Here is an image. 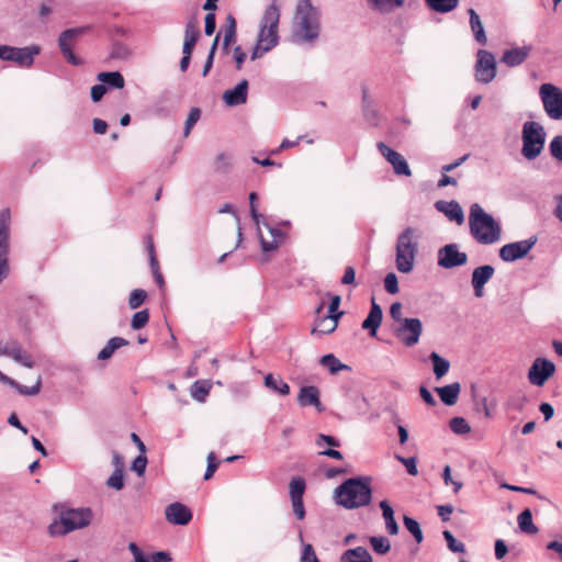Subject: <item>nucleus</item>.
<instances>
[{
	"mask_svg": "<svg viewBox=\"0 0 562 562\" xmlns=\"http://www.w3.org/2000/svg\"><path fill=\"white\" fill-rule=\"evenodd\" d=\"M429 359L432 362V371L437 380L441 379L448 373L450 369V362L447 359L435 351L429 355Z\"/></svg>",
	"mask_w": 562,
	"mask_h": 562,
	"instance_id": "obj_32",
	"label": "nucleus"
},
{
	"mask_svg": "<svg viewBox=\"0 0 562 562\" xmlns=\"http://www.w3.org/2000/svg\"><path fill=\"white\" fill-rule=\"evenodd\" d=\"M372 550L380 555L386 554L391 549L390 540L384 536H373L369 539Z\"/></svg>",
	"mask_w": 562,
	"mask_h": 562,
	"instance_id": "obj_40",
	"label": "nucleus"
},
{
	"mask_svg": "<svg viewBox=\"0 0 562 562\" xmlns=\"http://www.w3.org/2000/svg\"><path fill=\"white\" fill-rule=\"evenodd\" d=\"M146 465H147V458L145 456V453H140L139 456H137L133 463H132V470L138 475V476H142L144 475L145 471H146Z\"/></svg>",
	"mask_w": 562,
	"mask_h": 562,
	"instance_id": "obj_57",
	"label": "nucleus"
},
{
	"mask_svg": "<svg viewBox=\"0 0 562 562\" xmlns=\"http://www.w3.org/2000/svg\"><path fill=\"white\" fill-rule=\"evenodd\" d=\"M468 262V255L459 250V245L448 244L438 250V266L445 269L461 267Z\"/></svg>",
	"mask_w": 562,
	"mask_h": 562,
	"instance_id": "obj_13",
	"label": "nucleus"
},
{
	"mask_svg": "<svg viewBox=\"0 0 562 562\" xmlns=\"http://www.w3.org/2000/svg\"><path fill=\"white\" fill-rule=\"evenodd\" d=\"M57 518L47 528L50 537H63L75 530L88 527L93 519V512L90 507L70 508L64 504L54 506Z\"/></svg>",
	"mask_w": 562,
	"mask_h": 562,
	"instance_id": "obj_1",
	"label": "nucleus"
},
{
	"mask_svg": "<svg viewBox=\"0 0 562 562\" xmlns=\"http://www.w3.org/2000/svg\"><path fill=\"white\" fill-rule=\"evenodd\" d=\"M374 10L383 13L391 12L394 8L404 5V0H367Z\"/></svg>",
	"mask_w": 562,
	"mask_h": 562,
	"instance_id": "obj_38",
	"label": "nucleus"
},
{
	"mask_svg": "<svg viewBox=\"0 0 562 562\" xmlns=\"http://www.w3.org/2000/svg\"><path fill=\"white\" fill-rule=\"evenodd\" d=\"M22 351V347L18 340H9L0 342V355L7 356L15 360V357Z\"/></svg>",
	"mask_w": 562,
	"mask_h": 562,
	"instance_id": "obj_42",
	"label": "nucleus"
},
{
	"mask_svg": "<svg viewBox=\"0 0 562 562\" xmlns=\"http://www.w3.org/2000/svg\"><path fill=\"white\" fill-rule=\"evenodd\" d=\"M362 112L370 124H378V111L373 108V102L369 97V91L366 86L362 87Z\"/></svg>",
	"mask_w": 562,
	"mask_h": 562,
	"instance_id": "obj_30",
	"label": "nucleus"
},
{
	"mask_svg": "<svg viewBox=\"0 0 562 562\" xmlns=\"http://www.w3.org/2000/svg\"><path fill=\"white\" fill-rule=\"evenodd\" d=\"M249 83L246 79H243L233 89H228L223 93V101L227 106H237L245 104L248 97Z\"/></svg>",
	"mask_w": 562,
	"mask_h": 562,
	"instance_id": "obj_19",
	"label": "nucleus"
},
{
	"mask_svg": "<svg viewBox=\"0 0 562 562\" xmlns=\"http://www.w3.org/2000/svg\"><path fill=\"white\" fill-rule=\"evenodd\" d=\"M353 403L357 409L358 415H363L368 412L369 402L364 395L359 394L353 398Z\"/></svg>",
	"mask_w": 562,
	"mask_h": 562,
	"instance_id": "obj_61",
	"label": "nucleus"
},
{
	"mask_svg": "<svg viewBox=\"0 0 562 562\" xmlns=\"http://www.w3.org/2000/svg\"><path fill=\"white\" fill-rule=\"evenodd\" d=\"M301 562H319L312 544H305L303 548Z\"/></svg>",
	"mask_w": 562,
	"mask_h": 562,
	"instance_id": "obj_62",
	"label": "nucleus"
},
{
	"mask_svg": "<svg viewBox=\"0 0 562 562\" xmlns=\"http://www.w3.org/2000/svg\"><path fill=\"white\" fill-rule=\"evenodd\" d=\"M498 256L504 262H514L527 256V239L502 246Z\"/></svg>",
	"mask_w": 562,
	"mask_h": 562,
	"instance_id": "obj_18",
	"label": "nucleus"
},
{
	"mask_svg": "<svg viewBox=\"0 0 562 562\" xmlns=\"http://www.w3.org/2000/svg\"><path fill=\"white\" fill-rule=\"evenodd\" d=\"M442 536L450 551L454 553H463L465 551L464 544L462 542L457 541L454 536L449 530H445L442 532Z\"/></svg>",
	"mask_w": 562,
	"mask_h": 562,
	"instance_id": "obj_50",
	"label": "nucleus"
},
{
	"mask_svg": "<svg viewBox=\"0 0 562 562\" xmlns=\"http://www.w3.org/2000/svg\"><path fill=\"white\" fill-rule=\"evenodd\" d=\"M218 40H220V34H217L214 38V42L210 48V52H209V55H207V58L204 63V66H203V70H202V76L203 77H206L213 66V61H214V56H215V53H216V48H217V44H218Z\"/></svg>",
	"mask_w": 562,
	"mask_h": 562,
	"instance_id": "obj_53",
	"label": "nucleus"
},
{
	"mask_svg": "<svg viewBox=\"0 0 562 562\" xmlns=\"http://www.w3.org/2000/svg\"><path fill=\"white\" fill-rule=\"evenodd\" d=\"M555 372L554 363L547 358H537L529 367V383L542 386Z\"/></svg>",
	"mask_w": 562,
	"mask_h": 562,
	"instance_id": "obj_14",
	"label": "nucleus"
},
{
	"mask_svg": "<svg viewBox=\"0 0 562 562\" xmlns=\"http://www.w3.org/2000/svg\"><path fill=\"white\" fill-rule=\"evenodd\" d=\"M147 293L145 290L135 289L131 292L128 297V306L132 310L138 308L146 300Z\"/></svg>",
	"mask_w": 562,
	"mask_h": 562,
	"instance_id": "obj_49",
	"label": "nucleus"
},
{
	"mask_svg": "<svg viewBox=\"0 0 562 562\" xmlns=\"http://www.w3.org/2000/svg\"><path fill=\"white\" fill-rule=\"evenodd\" d=\"M215 29H216V19H215V14L210 12L205 15V19H204V32H205V35L207 36H211L214 34L215 32Z\"/></svg>",
	"mask_w": 562,
	"mask_h": 562,
	"instance_id": "obj_60",
	"label": "nucleus"
},
{
	"mask_svg": "<svg viewBox=\"0 0 562 562\" xmlns=\"http://www.w3.org/2000/svg\"><path fill=\"white\" fill-rule=\"evenodd\" d=\"M41 52L40 46L31 45L25 47H13L0 45V59L14 61L20 67L30 68L34 63V57Z\"/></svg>",
	"mask_w": 562,
	"mask_h": 562,
	"instance_id": "obj_10",
	"label": "nucleus"
},
{
	"mask_svg": "<svg viewBox=\"0 0 562 562\" xmlns=\"http://www.w3.org/2000/svg\"><path fill=\"white\" fill-rule=\"evenodd\" d=\"M105 484L110 488L121 491L124 487V472H122V470H114Z\"/></svg>",
	"mask_w": 562,
	"mask_h": 562,
	"instance_id": "obj_48",
	"label": "nucleus"
},
{
	"mask_svg": "<svg viewBox=\"0 0 562 562\" xmlns=\"http://www.w3.org/2000/svg\"><path fill=\"white\" fill-rule=\"evenodd\" d=\"M435 207L437 211L443 213L450 221H454L459 225L464 221L463 210L457 201L439 200L435 203Z\"/></svg>",
	"mask_w": 562,
	"mask_h": 562,
	"instance_id": "obj_22",
	"label": "nucleus"
},
{
	"mask_svg": "<svg viewBox=\"0 0 562 562\" xmlns=\"http://www.w3.org/2000/svg\"><path fill=\"white\" fill-rule=\"evenodd\" d=\"M341 562H373L372 557L364 547L346 550L340 558Z\"/></svg>",
	"mask_w": 562,
	"mask_h": 562,
	"instance_id": "obj_28",
	"label": "nucleus"
},
{
	"mask_svg": "<svg viewBox=\"0 0 562 562\" xmlns=\"http://www.w3.org/2000/svg\"><path fill=\"white\" fill-rule=\"evenodd\" d=\"M321 13L311 0H297L293 37L300 43H313L319 37Z\"/></svg>",
	"mask_w": 562,
	"mask_h": 562,
	"instance_id": "obj_3",
	"label": "nucleus"
},
{
	"mask_svg": "<svg viewBox=\"0 0 562 562\" xmlns=\"http://www.w3.org/2000/svg\"><path fill=\"white\" fill-rule=\"evenodd\" d=\"M257 199H258V195L256 192H251L249 194L250 216L254 220L255 224L257 226H259L260 218L262 217V215L257 210V205H256Z\"/></svg>",
	"mask_w": 562,
	"mask_h": 562,
	"instance_id": "obj_58",
	"label": "nucleus"
},
{
	"mask_svg": "<svg viewBox=\"0 0 562 562\" xmlns=\"http://www.w3.org/2000/svg\"><path fill=\"white\" fill-rule=\"evenodd\" d=\"M504 143L510 155L516 156L519 145V135L516 128H508L504 138Z\"/></svg>",
	"mask_w": 562,
	"mask_h": 562,
	"instance_id": "obj_43",
	"label": "nucleus"
},
{
	"mask_svg": "<svg viewBox=\"0 0 562 562\" xmlns=\"http://www.w3.org/2000/svg\"><path fill=\"white\" fill-rule=\"evenodd\" d=\"M469 16H470V27L473 33L474 40L480 45H486L487 37L485 34V30L483 27L482 21L480 19V15L476 13V11L472 8L468 10Z\"/></svg>",
	"mask_w": 562,
	"mask_h": 562,
	"instance_id": "obj_24",
	"label": "nucleus"
},
{
	"mask_svg": "<svg viewBox=\"0 0 562 562\" xmlns=\"http://www.w3.org/2000/svg\"><path fill=\"white\" fill-rule=\"evenodd\" d=\"M336 504L346 509L368 506L372 499L371 477L356 476L347 479L334 491Z\"/></svg>",
	"mask_w": 562,
	"mask_h": 562,
	"instance_id": "obj_2",
	"label": "nucleus"
},
{
	"mask_svg": "<svg viewBox=\"0 0 562 562\" xmlns=\"http://www.w3.org/2000/svg\"><path fill=\"white\" fill-rule=\"evenodd\" d=\"M405 528L412 533L417 543L423 542L424 535L418 521L407 515L403 517Z\"/></svg>",
	"mask_w": 562,
	"mask_h": 562,
	"instance_id": "obj_41",
	"label": "nucleus"
},
{
	"mask_svg": "<svg viewBox=\"0 0 562 562\" xmlns=\"http://www.w3.org/2000/svg\"><path fill=\"white\" fill-rule=\"evenodd\" d=\"M265 385L281 394V395H288L290 393V386L286 382H284L282 379H277L273 376V374L269 373L265 376Z\"/></svg>",
	"mask_w": 562,
	"mask_h": 562,
	"instance_id": "obj_36",
	"label": "nucleus"
},
{
	"mask_svg": "<svg viewBox=\"0 0 562 562\" xmlns=\"http://www.w3.org/2000/svg\"><path fill=\"white\" fill-rule=\"evenodd\" d=\"M265 225L269 229L272 240L271 241L266 240L261 234L259 235V238H260V246H261L262 251L268 252V251L276 250L279 247V245L281 244V241L284 238V234L280 228L272 227L269 224H265Z\"/></svg>",
	"mask_w": 562,
	"mask_h": 562,
	"instance_id": "obj_27",
	"label": "nucleus"
},
{
	"mask_svg": "<svg viewBox=\"0 0 562 562\" xmlns=\"http://www.w3.org/2000/svg\"><path fill=\"white\" fill-rule=\"evenodd\" d=\"M130 342L127 339L122 337H113L111 338L106 345L100 350L98 353L99 360H108L112 357V355L121 347L127 346Z\"/></svg>",
	"mask_w": 562,
	"mask_h": 562,
	"instance_id": "obj_31",
	"label": "nucleus"
},
{
	"mask_svg": "<svg viewBox=\"0 0 562 562\" xmlns=\"http://www.w3.org/2000/svg\"><path fill=\"white\" fill-rule=\"evenodd\" d=\"M382 510V517L385 521V529L389 535L395 536L398 533L400 527L394 518V510L387 501H381L379 504Z\"/></svg>",
	"mask_w": 562,
	"mask_h": 562,
	"instance_id": "obj_25",
	"label": "nucleus"
},
{
	"mask_svg": "<svg viewBox=\"0 0 562 562\" xmlns=\"http://www.w3.org/2000/svg\"><path fill=\"white\" fill-rule=\"evenodd\" d=\"M335 329L336 323L330 322L329 317L325 315L317 317V319L315 321V326L312 329V334H331Z\"/></svg>",
	"mask_w": 562,
	"mask_h": 562,
	"instance_id": "obj_37",
	"label": "nucleus"
},
{
	"mask_svg": "<svg viewBox=\"0 0 562 562\" xmlns=\"http://www.w3.org/2000/svg\"><path fill=\"white\" fill-rule=\"evenodd\" d=\"M306 488V482L302 476L292 477L290 481V498L303 499V495Z\"/></svg>",
	"mask_w": 562,
	"mask_h": 562,
	"instance_id": "obj_39",
	"label": "nucleus"
},
{
	"mask_svg": "<svg viewBox=\"0 0 562 562\" xmlns=\"http://www.w3.org/2000/svg\"><path fill=\"white\" fill-rule=\"evenodd\" d=\"M97 79L106 86L108 89H123L125 80L120 71H103L99 72Z\"/></svg>",
	"mask_w": 562,
	"mask_h": 562,
	"instance_id": "obj_26",
	"label": "nucleus"
},
{
	"mask_svg": "<svg viewBox=\"0 0 562 562\" xmlns=\"http://www.w3.org/2000/svg\"><path fill=\"white\" fill-rule=\"evenodd\" d=\"M319 363L327 368L331 374H336L341 370L350 371L351 368L345 363H342L335 355L328 353L321 358Z\"/></svg>",
	"mask_w": 562,
	"mask_h": 562,
	"instance_id": "obj_33",
	"label": "nucleus"
},
{
	"mask_svg": "<svg viewBox=\"0 0 562 562\" xmlns=\"http://www.w3.org/2000/svg\"><path fill=\"white\" fill-rule=\"evenodd\" d=\"M218 467V462L216 461V456L212 451L207 454V467L206 471L204 473V480H209L213 476L214 472L216 471Z\"/></svg>",
	"mask_w": 562,
	"mask_h": 562,
	"instance_id": "obj_59",
	"label": "nucleus"
},
{
	"mask_svg": "<svg viewBox=\"0 0 562 562\" xmlns=\"http://www.w3.org/2000/svg\"><path fill=\"white\" fill-rule=\"evenodd\" d=\"M106 86L101 83L94 85L91 88V100L93 102H99L103 95L106 93Z\"/></svg>",
	"mask_w": 562,
	"mask_h": 562,
	"instance_id": "obj_63",
	"label": "nucleus"
},
{
	"mask_svg": "<svg viewBox=\"0 0 562 562\" xmlns=\"http://www.w3.org/2000/svg\"><path fill=\"white\" fill-rule=\"evenodd\" d=\"M395 459L405 465L408 474L414 475V476L417 475V473H418L417 460L415 457L405 458L403 456L395 454Z\"/></svg>",
	"mask_w": 562,
	"mask_h": 562,
	"instance_id": "obj_55",
	"label": "nucleus"
},
{
	"mask_svg": "<svg viewBox=\"0 0 562 562\" xmlns=\"http://www.w3.org/2000/svg\"><path fill=\"white\" fill-rule=\"evenodd\" d=\"M10 220L11 214L8 209L0 211V284L9 277V249H10Z\"/></svg>",
	"mask_w": 562,
	"mask_h": 562,
	"instance_id": "obj_9",
	"label": "nucleus"
},
{
	"mask_svg": "<svg viewBox=\"0 0 562 562\" xmlns=\"http://www.w3.org/2000/svg\"><path fill=\"white\" fill-rule=\"evenodd\" d=\"M199 36L200 32L198 30V20L194 16H192L186 24L184 40H189L191 37L196 42Z\"/></svg>",
	"mask_w": 562,
	"mask_h": 562,
	"instance_id": "obj_54",
	"label": "nucleus"
},
{
	"mask_svg": "<svg viewBox=\"0 0 562 562\" xmlns=\"http://www.w3.org/2000/svg\"><path fill=\"white\" fill-rule=\"evenodd\" d=\"M201 116V110L199 108H192L189 112V115L184 123V130H183V136L188 137L191 133V130L195 125V123L199 121Z\"/></svg>",
	"mask_w": 562,
	"mask_h": 562,
	"instance_id": "obj_51",
	"label": "nucleus"
},
{
	"mask_svg": "<svg viewBox=\"0 0 562 562\" xmlns=\"http://www.w3.org/2000/svg\"><path fill=\"white\" fill-rule=\"evenodd\" d=\"M519 554L521 549H518L516 546L508 547L504 540L497 539L495 541V557L497 560L503 559L507 553Z\"/></svg>",
	"mask_w": 562,
	"mask_h": 562,
	"instance_id": "obj_44",
	"label": "nucleus"
},
{
	"mask_svg": "<svg viewBox=\"0 0 562 562\" xmlns=\"http://www.w3.org/2000/svg\"><path fill=\"white\" fill-rule=\"evenodd\" d=\"M376 147L383 158L392 166L395 175L405 177L412 176V171L406 159L400 153L392 149L383 142H379Z\"/></svg>",
	"mask_w": 562,
	"mask_h": 562,
	"instance_id": "obj_15",
	"label": "nucleus"
},
{
	"mask_svg": "<svg viewBox=\"0 0 562 562\" xmlns=\"http://www.w3.org/2000/svg\"><path fill=\"white\" fill-rule=\"evenodd\" d=\"M435 391L445 405L452 406L458 402L461 385L459 382H453L445 386L436 387Z\"/></svg>",
	"mask_w": 562,
	"mask_h": 562,
	"instance_id": "obj_23",
	"label": "nucleus"
},
{
	"mask_svg": "<svg viewBox=\"0 0 562 562\" xmlns=\"http://www.w3.org/2000/svg\"><path fill=\"white\" fill-rule=\"evenodd\" d=\"M469 227L472 237L481 245H493L502 238L501 224L479 203L470 207Z\"/></svg>",
	"mask_w": 562,
	"mask_h": 562,
	"instance_id": "obj_4",
	"label": "nucleus"
},
{
	"mask_svg": "<svg viewBox=\"0 0 562 562\" xmlns=\"http://www.w3.org/2000/svg\"><path fill=\"white\" fill-rule=\"evenodd\" d=\"M552 158L562 164V135L554 136L549 144Z\"/></svg>",
	"mask_w": 562,
	"mask_h": 562,
	"instance_id": "obj_52",
	"label": "nucleus"
},
{
	"mask_svg": "<svg viewBox=\"0 0 562 562\" xmlns=\"http://www.w3.org/2000/svg\"><path fill=\"white\" fill-rule=\"evenodd\" d=\"M475 79L482 83H490L496 76L495 56L486 50L479 49L476 53V61L474 65Z\"/></svg>",
	"mask_w": 562,
	"mask_h": 562,
	"instance_id": "obj_11",
	"label": "nucleus"
},
{
	"mask_svg": "<svg viewBox=\"0 0 562 562\" xmlns=\"http://www.w3.org/2000/svg\"><path fill=\"white\" fill-rule=\"evenodd\" d=\"M297 403L302 407L313 406L317 412H324L325 407L319 400V391L314 385H305L300 389Z\"/></svg>",
	"mask_w": 562,
	"mask_h": 562,
	"instance_id": "obj_20",
	"label": "nucleus"
},
{
	"mask_svg": "<svg viewBox=\"0 0 562 562\" xmlns=\"http://www.w3.org/2000/svg\"><path fill=\"white\" fill-rule=\"evenodd\" d=\"M449 427L456 435H465L471 430L469 423L463 417L451 418L449 422Z\"/></svg>",
	"mask_w": 562,
	"mask_h": 562,
	"instance_id": "obj_45",
	"label": "nucleus"
},
{
	"mask_svg": "<svg viewBox=\"0 0 562 562\" xmlns=\"http://www.w3.org/2000/svg\"><path fill=\"white\" fill-rule=\"evenodd\" d=\"M211 387L212 385L209 381H195L190 389L191 396L195 401L203 403L205 402V398L209 395Z\"/></svg>",
	"mask_w": 562,
	"mask_h": 562,
	"instance_id": "obj_34",
	"label": "nucleus"
},
{
	"mask_svg": "<svg viewBox=\"0 0 562 562\" xmlns=\"http://www.w3.org/2000/svg\"><path fill=\"white\" fill-rule=\"evenodd\" d=\"M428 8L438 13H448L454 10L459 0H425Z\"/></svg>",
	"mask_w": 562,
	"mask_h": 562,
	"instance_id": "obj_35",
	"label": "nucleus"
},
{
	"mask_svg": "<svg viewBox=\"0 0 562 562\" xmlns=\"http://www.w3.org/2000/svg\"><path fill=\"white\" fill-rule=\"evenodd\" d=\"M385 291L390 294H396L398 292V281L395 273L390 272L384 278Z\"/></svg>",
	"mask_w": 562,
	"mask_h": 562,
	"instance_id": "obj_56",
	"label": "nucleus"
},
{
	"mask_svg": "<svg viewBox=\"0 0 562 562\" xmlns=\"http://www.w3.org/2000/svg\"><path fill=\"white\" fill-rule=\"evenodd\" d=\"M280 7L272 1L265 10L260 22L257 42L270 45L273 48L279 43Z\"/></svg>",
	"mask_w": 562,
	"mask_h": 562,
	"instance_id": "obj_6",
	"label": "nucleus"
},
{
	"mask_svg": "<svg viewBox=\"0 0 562 562\" xmlns=\"http://www.w3.org/2000/svg\"><path fill=\"white\" fill-rule=\"evenodd\" d=\"M128 550L133 554L135 562H148V559L135 542H130Z\"/></svg>",
	"mask_w": 562,
	"mask_h": 562,
	"instance_id": "obj_64",
	"label": "nucleus"
},
{
	"mask_svg": "<svg viewBox=\"0 0 562 562\" xmlns=\"http://www.w3.org/2000/svg\"><path fill=\"white\" fill-rule=\"evenodd\" d=\"M531 131V142L532 143H546V131L543 126L537 122L529 121V132Z\"/></svg>",
	"mask_w": 562,
	"mask_h": 562,
	"instance_id": "obj_46",
	"label": "nucleus"
},
{
	"mask_svg": "<svg viewBox=\"0 0 562 562\" xmlns=\"http://www.w3.org/2000/svg\"><path fill=\"white\" fill-rule=\"evenodd\" d=\"M89 30L90 26H79L67 29L59 34L58 47L68 64L72 66L83 65V59L72 52V47L76 45L77 40Z\"/></svg>",
	"mask_w": 562,
	"mask_h": 562,
	"instance_id": "obj_8",
	"label": "nucleus"
},
{
	"mask_svg": "<svg viewBox=\"0 0 562 562\" xmlns=\"http://www.w3.org/2000/svg\"><path fill=\"white\" fill-rule=\"evenodd\" d=\"M527 58V48H512L504 52L501 63H504L505 65L509 67H515L525 61Z\"/></svg>",
	"mask_w": 562,
	"mask_h": 562,
	"instance_id": "obj_29",
	"label": "nucleus"
},
{
	"mask_svg": "<svg viewBox=\"0 0 562 562\" xmlns=\"http://www.w3.org/2000/svg\"><path fill=\"white\" fill-rule=\"evenodd\" d=\"M382 318H383L382 308L376 303L375 299L372 297L370 312H369L368 316L366 317V319L362 322L361 327L363 329L369 330V335L371 337H375L376 331L382 323Z\"/></svg>",
	"mask_w": 562,
	"mask_h": 562,
	"instance_id": "obj_21",
	"label": "nucleus"
},
{
	"mask_svg": "<svg viewBox=\"0 0 562 562\" xmlns=\"http://www.w3.org/2000/svg\"><path fill=\"white\" fill-rule=\"evenodd\" d=\"M495 269L491 265L476 267L471 277V285L476 297L484 295V286L494 276Z\"/></svg>",
	"mask_w": 562,
	"mask_h": 562,
	"instance_id": "obj_16",
	"label": "nucleus"
},
{
	"mask_svg": "<svg viewBox=\"0 0 562 562\" xmlns=\"http://www.w3.org/2000/svg\"><path fill=\"white\" fill-rule=\"evenodd\" d=\"M149 322V312L148 310H142L136 312L131 321V327L134 330H138L147 325Z\"/></svg>",
	"mask_w": 562,
	"mask_h": 562,
	"instance_id": "obj_47",
	"label": "nucleus"
},
{
	"mask_svg": "<svg viewBox=\"0 0 562 562\" xmlns=\"http://www.w3.org/2000/svg\"><path fill=\"white\" fill-rule=\"evenodd\" d=\"M422 331L423 324L419 318H404L394 329L396 337L406 347L415 346L419 341Z\"/></svg>",
	"mask_w": 562,
	"mask_h": 562,
	"instance_id": "obj_12",
	"label": "nucleus"
},
{
	"mask_svg": "<svg viewBox=\"0 0 562 562\" xmlns=\"http://www.w3.org/2000/svg\"><path fill=\"white\" fill-rule=\"evenodd\" d=\"M415 229L406 227L397 237L396 241V269L400 272L408 273L414 268L415 256L418 245L414 240Z\"/></svg>",
	"mask_w": 562,
	"mask_h": 562,
	"instance_id": "obj_5",
	"label": "nucleus"
},
{
	"mask_svg": "<svg viewBox=\"0 0 562 562\" xmlns=\"http://www.w3.org/2000/svg\"><path fill=\"white\" fill-rule=\"evenodd\" d=\"M539 97L546 114L553 121H562V88L544 82L539 87Z\"/></svg>",
	"mask_w": 562,
	"mask_h": 562,
	"instance_id": "obj_7",
	"label": "nucleus"
},
{
	"mask_svg": "<svg viewBox=\"0 0 562 562\" xmlns=\"http://www.w3.org/2000/svg\"><path fill=\"white\" fill-rule=\"evenodd\" d=\"M165 516L172 525L186 526L192 519V512L186 505L175 502L166 507Z\"/></svg>",
	"mask_w": 562,
	"mask_h": 562,
	"instance_id": "obj_17",
	"label": "nucleus"
}]
</instances>
